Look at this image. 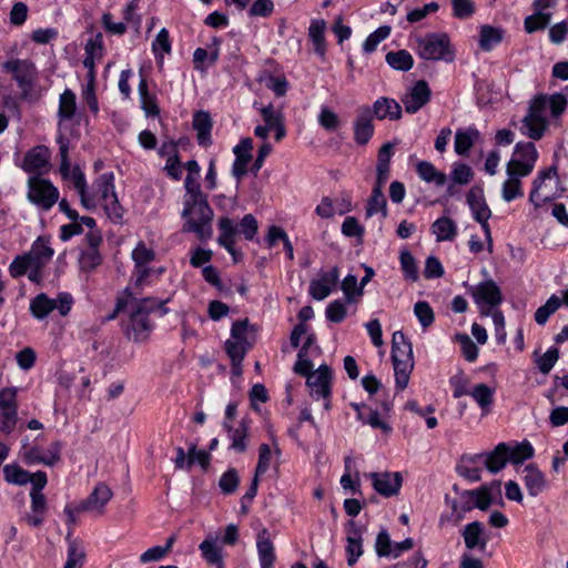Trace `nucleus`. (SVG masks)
<instances>
[{
	"instance_id": "obj_10",
	"label": "nucleus",
	"mask_w": 568,
	"mask_h": 568,
	"mask_svg": "<svg viewBox=\"0 0 568 568\" xmlns=\"http://www.w3.org/2000/svg\"><path fill=\"white\" fill-rule=\"evenodd\" d=\"M47 484V474L42 470H38L36 483L30 490L31 513L26 517V521L32 527H39L44 521V516L48 510V503L42 490Z\"/></svg>"
},
{
	"instance_id": "obj_5",
	"label": "nucleus",
	"mask_w": 568,
	"mask_h": 568,
	"mask_svg": "<svg viewBox=\"0 0 568 568\" xmlns=\"http://www.w3.org/2000/svg\"><path fill=\"white\" fill-rule=\"evenodd\" d=\"M90 197L95 199V205L101 203L108 217L113 223L121 222L124 209L120 204L115 190H114V175L113 173L101 174L93 183V193Z\"/></svg>"
},
{
	"instance_id": "obj_45",
	"label": "nucleus",
	"mask_w": 568,
	"mask_h": 568,
	"mask_svg": "<svg viewBox=\"0 0 568 568\" xmlns=\"http://www.w3.org/2000/svg\"><path fill=\"white\" fill-rule=\"evenodd\" d=\"M382 190L383 187H373L372 194L365 207V215L367 219L372 217L377 213H382L383 217L387 215L386 199Z\"/></svg>"
},
{
	"instance_id": "obj_61",
	"label": "nucleus",
	"mask_w": 568,
	"mask_h": 568,
	"mask_svg": "<svg viewBox=\"0 0 568 568\" xmlns=\"http://www.w3.org/2000/svg\"><path fill=\"white\" fill-rule=\"evenodd\" d=\"M346 315V304L339 300L331 302L326 307V317L333 323H341Z\"/></svg>"
},
{
	"instance_id": "obj_39",
	"label": "nucleus",
	"mask_w": 568,
	"mask_h": 568,
	"mask_svg": "<svg viewBox=\"0 0 568 568\" xmlns=\"http://www.w3.org/2000/svg\"><path fill=\"white\" fill-rule=\"evenodd\" d=\"M506 173L507 180L501 186V197L505 202H511L517 197L524 196L520 181L523 176H519L517 173L511 171H506Z\"/></svg>"
},
{
	"instance_id": "obj_28",
	"label": "nucleus",
	"mask_w": 568,
	"mask_h": 568,
	"mask_svg": "<svg viewBox=\"0 0 568 568\" xmlns=\"http://www.w3.org/2000/svg\"><path fill=\"white\" fill-rule=\"evenodd\" d=\"M466 548L485 550L488 537L485 535L484 525L479 521H473L464 527L462 532Z\"/></svg>"
},
{
	"instance_id": "obj_60",
	"label": "nucleus",
	"mask_w": 568,
	"mask_h": 568,
	"mask_svg": "<svg viewBox=\"0 0 568 568\" xmlns=\"http://www.w3.org/2000/svg\"><path fill=\"white\" fill-rule=\"evenodd\" d=\"M318 123L327 131H335L339 126L341 121L335 112L326 106H323L318 114Z\"/></svg>"
},
{
	"instance_id": "obj_32",
	"label": "nucleus",
	"mask_w": 568,
	"mask_h": 568,
	"mask_svg": "<svg viewBox=\"0 0 568 568\" xmlns=\"http://www.w3.org/2000/svg\"><path fill=\"white\" fill-rule=\"evenodd\" d=\"M392 343L393 362L414 361L412 344L400 331L393 334Z\"/></svg>"
},
{
	"instance_id": "obj_20",
	"label": "nucleus",
	"mask_w": 568,
	"mask_h": 568,
	"mask_svg": "<svg viewBox=\"0 0 568 568\" xmlns=\"http://www.w3.org/2000/svg\"><path fill=\"white\" fill-rule=\"evenodd\" d=\"M155 252L149 248L144 242H139L132 251V260L135 264V286H142L150 274L148 264L154 261Z\"/></svg>"
},
{
	"instance_id": "obj_15",
	"label": "nucleus",
	"mask_w": 568,
	"mask_h": 568,
	"mask_svg": "<svg viewBox=\"0 0 568 568\" xmlns=\"http://www.w3.org/2000/svg\"><path fill=\"white\" fill-rule=\"evenodd\" d=\"M366 477L371 479L375 491L383 497L398 495L403 485V476L398 471L369 473Z\"/></svg>"
},
{
	"instance_id": "obj_1",
	"label": "nucleus",
	"mask_w": 568,
	"mask_h": 568,
	"mask_svg": "<svg viewBox=\"0 0 568 568\" xmlns=\"http://www.w3.org/2000/svg\"><path fill=\"white\" fill-rule=\"evenodd\" d=\"M567 104L568 100L561 93L535 97L521 120V133L531 140L539 141L545 135L549 125L548 113L556 119L564 113Z\"/></svg>"
},
{
	"instance_id": "obj_52",
	"label": "nucleus",
	"mask_w": 568,
	"mask_h": 568,
	"mask_svg": "<svg viewBox=\"0 0 568 568\" xmlns=\"http://www.w3.org/2000/svg\"><path fill=\"white\" fill-rule=\"evenodd\" d=\"M248 349V345L246 341H232L227 339L225 342V351L230 356L232 364L234 367L239 366L243 361L246 352Z\"/></svg>"
},
{
	"instance_id": "obj_49",
	"label": "nucleus",
	"mask_w": 568,
	"mask_h": 568,
	"mask_svg": "<svg viewBox=\"0 0 568 568\" xmlns=\"http://www.w3.org/2000/svg\"><path fill=\"white\" fill-rule=\"evenodd\" d=\"M386 62L395 70L408 71L414 64V59L408 51L398 50L388 52L386 54Z\"/></svg>"
},
{
	"instance_id": "obj_22",
	"label": "nucleus",
	"mask_w": 568,
	"mask_h": 568,
	"mask_svg": "<svg viewBox=\"0 0 568 568\" xmlns=\"http://www.w3.org/2000/svg\"><path fill=\"white\" fill-rule=\"evenodd\" d=\"M521 480L531 497L540 495L548 486L545 474L535 464L524 467Z\"/></svg>"
},
{
	"instance_id": "obj_63",
	"label": "nucleus",
	"mask_w": 568,
	"mask_h": 568,
	"mask_svg": "<svg viewBox=\"0 0 568 568\" xmlns=\"http://www.w3.org/2000/svg\"><path fill=\"white\" fill-rule=\"evenodd\" d=\"M559 358V351L555 347L549 348L537 359V366L542 374H548Z\"/></svg>"
},
{
	"instance_id": "obj_17",
	"label": "nucleus",
	"mask_w": 568,
	"mask_h": 568,
	"mask_svg": "<svg viewBox=\"0 0 568 568\" xmlns=\"http://www.w3.org/2000/svg\"><path fill=\"white\" fill-rule=\"evenodd\" d=\"M85 247L80 255V267L84 271H91L99 266L102 262L99 247L102 244V235L100 231H89L84 237Z\"/></svg>"
},
{
	"instance_id": "obj_7",
	"label": "nucleus",
	"mask_w": 568,
	"mask_h": 568,
	"mask_svg": "<svg viewBox=\"0 0 568 568\" xmlns=\"http://www.w3.org/2000/svg\"><path fill=\"white\" fill-rule=\"evenodd\" d=\"M417 53L425 60L453 61L449 38L446 34L429 33L417 39Z\"/></svg>"
},
{
	"instance_id": "obj_3",
	"label": "nucleus",
	"mask_w": 568,
	"mask_h": 568,
	"mask_svg": "<svg viewBox=\"0 0 568 568\" xmlns=\"http://www.w3.org/2000/svg\"><path fill=\"white\" fill-rule=\"evenodd\" d=\"M182 219L184 220L183 232L193 233L201 241L210 240L213 235L212 221L213 210L206 197L183 200Z\"/></svg>"
},
{
	"instance_id": "obj_23",
	"label": "nucleus",
	"mask_w": 568,
	"mask_h": 568,
	"mask_svg": "<svg viewBox=\"0 0 568 568\" xmlns=\"http://www.w3.org/2000/svg\"><path fill=\"white\" fill-rule=\"evenodd\" d=\"M338 276V270L334 267L329 272L323 273L317 280H313L308 290L311 296L317 301L326 298L336 286Z\"/></svg>"
},
{
	"instance_id": "obj_6",
	"label": "nucleus",
	"mask_w": 568,
	"mask_h": 568,
	"mask_svg": "<svg viewBox=\"0 0 568 568\" xmlns=\"http://www.w3.org/2000/svg\"><path fill=\"white\" fill-rule=\"evenodd\" d=\"M27 186L28 201L41 211H49L59 201V190L48 179L29 176Z\"/></svg>"
},
{
	"instance_id": "obj_58",
	"label": "nucleus",
	"mask_w": 568,
	"mask_h": 568,
	"mask_svg": "<svg viewBox=\"0 0 568 568\" xmlns=\"http://www.w3.org/2000/svg\"><path fill=\"white\" fill-rule=\"evenodd\" d=\"M414 314L423 327H428L434 322V312L425 301H419L414 305Z\"/></svg>"
},
{
	"instance_id": "obj_26",
	"label": "nucleus",
	"mask_w": 568,
	"mask_h": 568,
	"mask_svg": "<svg viewBox=\"0 0 568 568\" xmlns=\"http://www.w3.org/2000/svg\"><path fill=\"white\" fill-rule=\"evenodd\" d=\"M217 226L220 230V236L217 242L221 246H223L236 261V251H235V236L237 233V224L227 216H222Z\"/></svg>"
},
{
	"instance_id": "obj_44",
	"label": "nucleus",
	"mask_w": 568,
	"mask_h": 568,
	"mask_svg": "<svg viewBox=\"0 0 568 568\" xmlns=\"http://www.w3.org/2000/svg\"><path fill=\"white\" fill-rule=\"evenodd\" d=\"M70 178L72 180L74 189L78 191L81 202L85 209L95 207V199L90 197L87 193V181L84 174L79 168L72 170Z\"/></svg>"
},
{
	"instance_id": "obj_56",
	"label": "nucleus",
	"mask_w": 568,
	"mask_h": 568,
	"mask_svg": "<svg viewBox=\"0 0 568 568\" xmlns=\"http://www.w3.org/2000/svg\"><path fill=\"white\" fill-rule=\"evenodd\" d=\"M84 550L75 541H70L68 548V558L64 568H81L84 561Z\"/></svg>"
},
{
	"instance_id": "obj_21",
	"label": "nucleus",
	"mask_w": 568,
	"mask_h": 568,
	"mask_svg": "<svg viewBox=\"0 0 568 568\" xmlns=\"http://www.w3.org/2000/svg\"><path fill=\"white\" fill-rule=\"evenodd\" d=\"M253 140L251 138H244L235 145L233 152L235 154V161L232 166V174L237 181L247 172V165L252 160Z\"/></svg>"
},
{
	"instance_id": "obj_24",
	"label": "nucleus",
	"mask_w": 568,
	"mask_h": 568,
	"mask_svg": "<svg viewBox=\"0 0 568 568\" xmlns=\"http://www.w3.org/2000/svg\"><path fill=\"white\" fill-rule=\"evenodd\" d=\"M508 444L499 443L491 452L481 453L483 466L490 473L497 474L504 469L508 462Z\"/></svg>"
},
{
	"instance_id": "obj_27",
	"label": "nucleus",
	"mask_w": 568,
	"mask_h": 568,
	"mask_svg": "<svg viewBox=\"0 0 568 568\" xmlns=\"http://www.w3.org/2000/svg\"><path fill=\"white\" fill-rule=\"evenodd\" d=\"M371 110L373 112V118L376 116L378 120L389 119L390 121H396L402 118V106L392 98H378L373 103V108H371Z\"/></svg>"
},
{
	"instance_id": "obj_16",
	"label": "nucleus",
	"mask_w": 568,
	"mask_h": 568,
	"mask_svg": "<svg viewBox=\"0 0 568 568\" xmlns=\"http://www.w3.org/2000/svg\"><path fill=\"white\" fill-rule=\"evenodd\" d=\"M112 496L110 487L104 483H99L92 493L79 503V510H85L95 517L102 516Z\"/></svg>"
},
{
	"instance_id": "obj_46",
	"label": "nucleus",
	"mask_w": 568,
	"mask_h": 568,
	"mask_svg": "<svg viewBox=\"0 0 568 568\" xmlns=\"http://www.w3.org/2000/svg\"><path fill=\"white\" fill-rule=\"evenodd\" d=\"M534 447L528 442L508 444V462L511 464H521L534 456Z\"/></svg>"
},
{
	"instance_id": "obj_34",
	"label": "nucleus",
	"mask_w": 568,
	"mask_h": 568,
	"mask_svg": "<svg viewBox=\"0 0 568 568\" xmlns=\"http://www.w3.org/2000/svg\"><path fill=\"white\" fill-rule=\"evenodd\" d=\"M193 128L197 132V141L201 145L211 143L212 120L207 112L197 111L193 116Z\"/></svg>"
},
{
	"instance_id": "obj_43",
	"label": "nucleus",
	"mask_w": 568,
	"mask_h": 568,
	"mask_svg": "<svg viewBox=\"0 0 568 568\" xmlns=\"http://www.w3.org/2000/svg\"><path fill=\"white\" fill-rule=\"evenodd\" d=\"M231 440L230 448L239 454H243L247 449L248 424L246 420H241L239 426L229 435Z\"/></svg>"
},
{
	"instance_id": "obj_13",
	"label": "nucleus",
	"mask_w": 568,
	"mask_h": 568,
	"mask_svg": "<svg viewBox=\"0 0 568 568\" xmlns=\"http://www.w3.org/2000/svg\"><path fill=\"white\" fill-rule=\"evenodd\" d=\"M2 69L12 74L23 92L27 93L32 89L37 77V69L32 61L27 59H11L2 64Z\"/></svg>"
},
{
	"instance_id": "obj_8",
	"label": "nucleus",
	"mask_w": 568,
	"mask_h": 568,
	"mask_svg": "<svg viewBox=\"0 0 568 568\" xmlns=\"http://www.w3.org/2000/svg\"><path fill=\"white\" fill-rule=\"evenodd\" d=\"M73 297L70 293L62 292L57 298H50L45 293H40L30 301V312L37 320L45 318L52 311L57 310L61 316L71 311Z\"/></svg>"
},
{
	"instance_id": "obj_48",
	"label": "nucleus",
	"mask_w": 568,
	"mask_h": 568,
	"mask_svg": "<svg viewBox=\"0 0 568 568\" xmlns=\"http://www.w3.org/2000/svg\"><path fill=\"white\" fill-rule=\"evenodd\" d=\"M203 558L211 565H221L222 556L221 548L217 545L216 538H206L199 546Z\"/></svg>"
},
{
	"instance_id": "obj_14",
	"label": "nucleus",
	"mask_w": 568,
	"mask_h": 568,
	"mask_svg": "<svg viewBox=\"0 0 568 568\" xmlns=\"http://www.w3.org/2000/svg\"><path fill=\"white\" fill-rule=\"evenodd\" d=\"M333 372L327 365H321L314 371L306 381L310 388L311 396L315 399H325L324 407L329 409V396L332 385Z\"/></svg>"
},
{
	"instance_id": "obj_37",
	"label": "nucleus",
	"mask_w": 568,
	"mask_h": 568,
	"mask_svg": "<svg viewBox=\"0 0 568 568\" xmlns=\"http://www.w3.org/2000/svg\"><path fill=\"white\" fill-rule=\"evenodd\" d=\"M437 242L453 241L457 235V225L449 217H439L432 225Z\"/></svg>"
},
{
	"instance_id": "obj_36",
	"label": "nucleus",
	"mask_w": 568,
	"mask_h": 568,
	"mask_svg": "<svg viewBox=\"0 0 568 568\" xmlns=\"http://www.w3.org/2000/svg\"><path fill=\"white\" fill-rule=\"evenodd\" d=\"M281 450L277 443H273V448L267 444H261L258 448V462L255 469L256 477L264 475L271 467L274 457H278Z\"/></svg>"
},
{
	"instance_id": "obj_11",
	"label": "nucleus",
	"mask_w": 568,
	"mask_h": 568,
	"mask_svg": "<svg viewBox=\"0 0 568 568\" xmlns=\"http://www.w3.org/2000/svg\"><path fill=\"white\" fill-rule=\"evenodd\" d=\"M474 302L483 316H488L490 310L497 307L503 302V294L499 286L493 280L480 282L470 288Z\"/></svg>"
},
{
	"instance_id": "obj_9",
	"label": "nucleus",
	"mask_w": 568,
	"mask_h": 568,
	"mask_svg": "<svg viewBox=\"0 0 568 568\" xmlns=\"http://www.w3.org/2000/svg\"><path fill=\"white\" fill-rule=\"evenodd\" d=\"M538 151L532 142H518L506 165V171L517 173L519 176H528L538 160Z\"/></svg>"
},
{
	"instance_id": "obj_55",
	"label": "nucleus",
	"mask_w": 568,
	"mask_h": 568,
	"mask_svg": "<svg viewBox=\"0 0 568 568\" xmlns=\"http://www.w3.org/2000/svg\"><path fill=\"white\" fill-rule=\"evenodd\" d=\"M30 254L34 255L36 257L42 258L44 262H50L54 251L50 246V243L44 237H38L31 245Z\"/></svg>"
},
{
	"instance_id": "obj_59",
	"label": "nucleus",
	"mask_w": 568,
	"mask_h": 568,
	"mask_svg": "<svg viewBox=\"0 0 568 568\" xmlns=\"http://www.w3.org/2000/svg\"><path fill=\"white\" fill-rule=\"evenodd\" d=\"M453 16L458 19L470 18L475 13L473 0H452Z\"/></svg>"
},
{
	"instance_id": "obj_42",
	"label": "nucleus",
	"mask_w": 568,
	"mask_h": 568,
	"mask_svg": "<svg viewBox=\"0 0 568 568\" xmlns=\"http://www.w3.org/2000/svg\"><path fill=\"white\" fill-rule=\"evenodd\" d=\"M325 29L326 24L324 20H313L308 28V37L314 44V51L321 57H323L326 51Z\"/></svg>"
},
{
	"instance_id": "obj_2",
	"label": "nucleus",
	"mask_w": 568,
	"mask_h": 568,
	"mask_svg": "<svg viewBox=\"0 0 568 568\" xmlns=\"http://www.w3.org/2000/svg\"><path fill=\"white\" fill-rule=\"evenodd\" d=\"M169 300H156L154 297L133 298L125 310L126 317L122 320V329L129 339L134 342L145 341L153 329V323L149 314L158 312L160 316L169 313L165 304Z\"/></svg>"
},
{
	"instance_id": "obj_30",
	"label": "nucleus",
	"mask_w": 568,
	"mask_h": 568,
	"mask_svg": "<svg viewBox=\"0 0 568 568\" xmlns=\"http://www.w3.org/2000/svg\"><path fill=\"white\" fill-rule=\"evenodd\" d=\"M2 471L4 480L8 484L17 486H24L28 483H30L32 487L36 483V477L38 475V471L29 473L18 464H7L3 466Z\"/></svg>"
},
{
	"instance_id": "obj_35",
	"label": "nucleus",
	"mask_w": 568,
	"mask_h": 568,
	"mask_svg": "<svg viewBox=\"0 0 568 568\" xmlns=\"http://www.w3.org/2000/svg\"><path fill=\"white\" fill-rule=\"evenodd\" d=\"M479 136L480 133L476 128L457 130L454 143L455 152L459 155L467 154Z\"/></svg>"
},
{
	"instance_id": "obj_25",
	"label": "nucleus",
	"mask_w": 568,
	"mask_h": 568,
	"mask_svg": "<svg viewBox=\"0 0 568 568\" xmlns=\"http://www.w3.org/2000/svg\"><path fill=\"white\" fill-rule=\"evenodd\" d=\"M347 564L353 566L358 558L363 555V545H362V531L357 524L354 520H349L347 526Z\"/></svg>"
},
{
	"instance_id": "obj_62",
	"label": "nucleus",
	"mask_w": 568,
	"mask_h": 568,
	"mask_svg": "<svg viewBox=\"0 0 568 568\" xmlns=\"http://www.w3.org/2000/svg\"><path fill=\"white\" fill-rule=\"evenodd\" d=\"M18 422V409H0V432L10 434Z\"/></svg>"
},
{
	"instance_id": "obj_53",
	"label": "nucleus",
	"mask_w": 568,
	"mask_h": 568,
	"mask_svg": "<svg viewBox=\"0 0 568 568\" xmlns=\"http://www.w3.org/2000/svg\"><path fill=\"white\" fill-rule=\"evenodd\" d=\"M551 20V13L536 10V13L525 19V30L528 33L546 28Z\"/></svg>"
},
{
	"instance_id": "obj_40",
	"label": "nucleus",
	"mask_w": 568,
	"mask_h": 568,
	"mask_svg": "<svg viewBox=\"0 0 568 568\" xmlns=\"http://www.w3.org/2000/svg\"><path fill=\"white\" fill-rule=\"evenodd\" d=\"M494 388L483 383L475 385L469 393V396H471L480 407L483 415H486L489 412V408L494 403Z\"/></svg>"
},
{
	"instance_id": "obj_50",
	"label": "nucleus",
	"mask_w": 568,
	"mask_h": 568,
	"mask_svg": "<svg viewBox=\"0 0 568 568\" xmlns=\"http://www.w3.org/2000/svg\"><path fill=\"white\" fill-rule=\"evenodd\" d=\"M400 268L403 271L405 280L416 282L419 278L418 267L413 254L404 250L399 255Z\"/></svg>"
},
{
	"instance_id": "obj_41",
	"label": "nucleus",
	"mask_w": 568,
	"mask_h": 568,
	"mask_svg": "<svg viewBox=\"0 0 568 568\" xmlns=\"http://www.w3.org/2000/svg\"><path fill=\"white\" fill-rule=\"evenodd\" d=\"M504 30L491 26H483L479 31V47L484 51H490L501 42Z\"/></svg>"
},
{
	"instance_id": "obj_64",
	"label": "nucleus",
	"mask_w": 568,
	"mask_h": 568,
	"mask_svg": "<svg viewBox=\"0 0 568 568\" xmlns=\"http://www.w3.org/2000/svg\"><path fill=\"white\" fill-rule=\"evenodd\" d=\"M240 479L235 469H229L220 478L219 485L224 494H232L236 490Z\"/></svg>"
},
{
	"instance_id": "obj_57",
	"label": "nucleus",
	"mask_w": 568,
	"mask_h": 568,
	"mask_svg": "<svg viewBox=\"0 0 568 568\" xmlns=\"http://www.w3.org/2000/svg\"><path fill=\"white\" fill-rule=\"evenodd\" d=\"M456 339L459 342L463 351V355L468 362H475L478 357L479 349L471 338L466 334L456 335Z\"/></svg>"
},
{
	"instance_id": "obj_38",
	"label": "nucleus",
	"mask_w": 568,
	"mask_h": 568,
	"mask_svg": "<svg viewBox=\"0 0 568 568\" xmlns=\"http://www.w3.org/2000/svg\"><path fill=\"white\" fill-rule=\"evenodd\" d=\"M418 176L427 182L434 183L437 186H443L446 183V174L438 171L433 163L428 161H419L416 165Z\"/></svg>"
},
{
	"instance_id": "obj_19",
	"label": "nucleus",
	"mask_w": 568,
	"mask_h": 568,
	"mask_svg": "<svg viewBox=\"0 0 568 568\" xmlns=\"http://www.w3.org/2000/svg\"><path fill=\"white\" fill-rule=\"evenodd\" d=\"M373 112L368 105H361L356 110L353 122L354 140L359 145L368 143L374 134Z\"/></svg>"
},
{
	"instance_id": "obj_12",
	"label": "nucleus",
	"mask_w": 568,
	"mask_h": 568,
	"mask_svg": "<svg viewBox=\"0 0 568 568\" xmlns=\"http://www.w3.org/2000/svg\"><path fill=\"white\" fill-rule=\"evenodd\" d=\"M20 168L30 176H41L51 170V151L45 145H36L27 151Z\"/></svg>"
},
{
	"instance_id": "obj_54",
	"label": "nucleus",
	"mask_w": 568,
	"mask_h": 568,
	"mask_svg": "<svg viewBox=\"0 0 568 568\" xmlns=\"http://www.w3.org/2000/svg\"><path fill=\"white\" fill-rule=\"evenodd\" d=\"M358 419L373 428H379L385 433L390 432V426L381 418L376 410L367 409V412H358Z\"/></svg>"
},
{
	"instance_id": "obj_18",
	"label": "nucleus",
	"mask_w": 568,
	"mask_h": 568,
	"mask_svg": "<svg viewBox=\"0 0 568 568\" xmlns=\"http://www.w3.org/2000/svg\"><path fill=\"white\" fill-rule=\"evenodd\" d=\"M432 91L426 81H417L402 98L400 101L407 113L414 114L430 100Z\"/></svg>"
},
{
	"instance_id": "obj_29",
	"label": "nucleus",
	"mask_w": 568,
	"mask_h": 568,
	"mask_svg": "<svg viewBox=\"0 0 568 568\" xmlns=\"http://www.w3.org/2000/svg\"><path fill=\"white\" fill-rule=\"evenodd\" d=\"M256 548L261 568H273L275 552L274 546L270 539V532L266 528L258 531L256 537Z\"/></svg>"
},
{
	"instance_id": "obj_47",
	"label": "nucleus",
	"mask_w": 568,
	"mask_h": 568,
	"mask_svg": "<svg viewBox=\"0 0 568 568\" xmlns=\"http://www.w3.org/2000/svg\"><path fill=\"white\" fill-rule=\"evenodd\" d=\"M75 94L70 89H65L59 99L58 115L63 120H70L75 114L77 101Z\"/></svg>"
},
{
	"instance_id": "obj_51",
	"label": "nucleus",
	"mask_w": 568,
	"mask_h": 568,
	"mask_svg": "<svg viewBox=\"0 0 568 568\" xmlns=\"http://www.w3.org/2000/svg\"><path fill=\"white\" fill-rule=\"evenodd\" d=\"M395 372V382L398 389L403 390L407 387L409 376L414 368V361L393 362Z\"/></svg>"
},
{
	"instance_id": "obj_31",
	"label": "nucleus",
	"mask_w": 568,
	"mask_h": 568,
	"mask_svg": "<svg viewBox=\"0 0 568 568\" xmlns=\"http://www.w3.org/2000/svg\"><path fill=\"white\" fill-rule=\"evenodd\" d=\"M481 457L479 454L465 455L462 457L457 466L459 476L468 479L469 481H479L481 479Z\"/></svg>"
},
{
	"instance_id": "obj_4",
	"label": "nucleus",
	"mask_w": 568,
	"mask_h": 568,
	"mask_svg": "<svg viewBox=\"0 0 568 568\" xmlns=\"http://www.w3.org/2000/svg\"><path fill=\"white\" fill-rule=\"evenodd\" d=\"M565 192L562 182L559 179L556 165L540 170L532 181V189L529 201L539 207L542 203L558 199Z\"/></svg>"
},
{
	"instance_id": "obj_33",
	"label": "nucleus",
	"mask_w": 568,
	"mask_h": 568,
	"mask_svg": "<svg viewBox=\"0 0 568 568\" xmlns=\"http://www.w3.org/2000/svg\"><path fill=\"white\" fill-rule=\"evenodd\" d=\"M467 203L476 221L490 219L491 211L488 207L481 191L470 190L467 194Z\"/></svg>"
}]
</instances>
